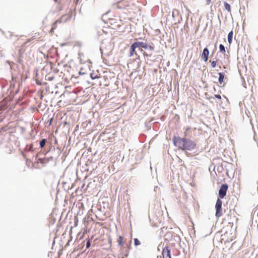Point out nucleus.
<instances>
[{
	"instance_id": "obj_24",
	"label": "nucleus",
	"mask_w": 258,
	"mask_h": 258,
	"mask_svg": "<svg viewBox=\"0 0 258 258\" xmlns=\"http://www.w3.org/2000/svg\"><path fill=\"white\" fill-rule=\"evenodd\" d=\"M53 120V118H51L50 119H49V124H50L51 123V122Z\"/></svg>"
},
{
	"instance_id": "obj_17",
	"label": "nucleus",
	"mask_w": 258,
	"mask_h": 258,
	"mask_svg": "<svg viewBox=\"0 0 258 258\" xmlns=\"http://www.w3.org/2000/svg\"><path fill=\"white\" fill-rule=\"evenodd\" d=\"M91 246V241L89 239L86 243V248H89Z\"/></svg>"
},
{
	"instance_id": "obj_1",
	"label": "nucleus",
	"mask_w": 258,
	"mask_h": 258,
	"mask_svg": "<svg viewBox=\"0 0 258 258\" xmlns=\"http://www.w3.org/2000/svg\"><path fill=\"white\" fill-rule=\"evenodd\" d=\"M173 141L176 147L184 151H191L196 147V143L187 138H174Z\"/></svg>"
},
{
	"instance_id": "obj_12",
	"label": "nucleus",
	"mask_w": 258,
	"mask_h": 258,
	"mask_svg": "<svg viewBox=\"0 0 258 258\" xmlns=\"http://www.w3.org/2000/svg\"><path fill=\"white\" fill-rule=\"evenodd\" d=\"M58 22L60 23L61 22L59 20H57L54 23H53L52 29L50 30V32L52 33L54 29L56 28V25Z\"/></svg>"
},
{
	"instance_id": "obj_2",
	"label": "nucleus",
	"mask_w": 258,
	"mask_h": 258,
	"mask_svg": "<svg viewBox=\"0 0 258 258\" xmlns=\"http://www.w3.org/2000/svg\"><path fill=\"white\" fill-rule=\"evenodd\" d=\"M135 42L137 44V46L139 50H140V48H143L150 51L149 53L144 52V55L151 56L152 55L151 51L154 49L153 46L148 45L147 43L143 42L137 41Z\"/></svg>"
},
{
	"instance_id": "obj_6",
	"label": "nucleus",
	"mask_w": 258,
	"mask_h": 258,
	"mask_svg": "<svg viewBox=\"0 0 258 258\" xmlns=\"http://www.w3.org/2000/svg\"><path fill=\"white\" fill-rule=\"evenodd\" d=\"M209 54V51L208 49L206 47L204 49L203 53L202 54L201 57L204 59L205 61H207L208 59V56Z\"/></svg>"
},
{
	"instance_id": "obj_8",
	"label": "nucleus",
	"mask_w": 258,
	"mask_h": 258,
	"mask_svg": "<svg viewBox=\"0 0 258 258\" xmlns=\"http://www.w3.org/2000/svg\"><path fill=\"white\" fill-rule=\"evenodd\" d=\"M218 75H219L218 81H219V83L220 84H221L223 82V80L224 78V74L223 73H219Z\"/></svg>"
},
{
	"instance_id": "obj_18",
	"label": "nucleus",
	"mask_w": 258,
	"mask_h": 258,
	"mask_svg": "<svg viewBox=\"0 0 258 258\" xmlns=\"http://www.w3.org/2000/svg\"><path fill=\"white\" fill-rule=\"evenodd\" d=\"M216 66V61L215 60H213L211 61V66L212 68H215Z\"/></svg>"
},
{
	"instance_id": "obj_25",
	"label": "nucleus",
	"mask_w": 258,
	"mask_h": 258,
	"mask_svg": "<svg viewBox=\"0 0 258 258\" xmlns=\"http://www.w3.org/2000/svg\"><path fill=\"white\" fill-rule=\"evenodd\" d=\"M79 75H83V74H84V73H82V72H81V71H80V72H79Z\"/></svg>"
},
{
	"instance_id": "obj_11",
	"label": "nucleus",
	"mask_w": 258,
	"mask_h": 258,
	"mask_svg": "<svg viewBox=\"0 0 258 258\" xmlns=\"http://www.w3.org/2000/svg\"><path fill=\"white\" fill-rule=\"evenodd\" d=\"M224 5L225 9L229 12H231V9H230V5L226 2H225Z\"/></svg>"
},
{
	"instance_id": "obj_27",
	"label": "nucleus",
	"mask_w": 258,
	"mask_h": 258,
	"mask_svg": "<svg viewBox=\"0 0 258 258\" xmlns=\"http://www.w3.org/2000/svg\"><path fill=\"white\" fill-rule=\"evenodd\" d=\"M250 124H252L251 120H250ZM252 126H253V125H252Z\"/></svg>"
},
{
	"instance_id": "obj_4",
	"label": "nucleus",
	"mask_w": 258,
	"mask_h": 258,
	"mask_svg": "<svg viewBox=\"0 0 258 258\" xmlns=\"http://www.w3.org/2000/svg\"><path fill=\"white\" fill-rule=\"evenodd\" d=\"M228 188V186L227 184L221 185L219 190V196L221 199H223L225 197Z\"/></svg>"
},
{
	"instance_id": "obj_5",
	"label": "nucleus",
	"mask_w": 258,
	"mask_h": 258,
	"mask_svg": "<svg viewBox=\"0 0 258 258\" xmlns=\"http://www.w3.org/2000/svg\"><path fill=\"white\" fill-rule=\"evenodd\" d=\"M162 254L163 258H171L170 250L167 246L165 247L163 249Z\"/></svg>"
},
{
	"instance_id": "obj_23",
	"label": "nucleus",
	"mask_w": 258,
	"mask_h": 258,
	"mask_svg": "<svg viewBox=\"0 0 258 258\" xmlns=\"http://www.w3.org/2000/svg\"><path fill=\"white\" fill-rule=\"evenodd\" d=\"M53 79V77H49L48 79V81H52Z\"/></svg>"
},
{
	"instance_id": "obj_20",
	"label": "nucleus",
	"mask_w": 258,
	"mask_h": 258,
	"mask_svg": "<svg viewBox=\"0 0 258 258\" xmlns=\"http://www.w3.org/2000/svg\"><path fill=\"white\" fill-rule=\"evenodd\" d=\"M45 160V158H44V159H40H40H39V160L41 163H44V162H45V161H44V160Z\"/></svg>"
},
{
	"instance_id": "obj_9",
	"label": "nucleus",
	"mask_w": 258,
	"mask_h": 258,
	"mask_svg": "<svg viewBox=\"0 0 258 258\" xmlns=\"http://www.w3.org/2000/svg\"><path fill=\"white\" fill-rule=\"evenodd\" d=\"M232 37H233V32H230L228 34V41L229 44L231 43L232 41Z\"/></svg>"
},
{
	"instance_id": "obj_21",
	"label": "nucleus",
	"mask_w": 258,
	"mask_h": 258,
	"mask_svg": "<svg viewBox=\"0 0 258 258\" xmlns=\"http://www.w3.org/2000/svg\"><path fill=\"white\" fill-rule=\"evenodd\" d=\"M211 0H206L207 5H209L211 3Z\"/></svg>"
},
{
	"instance_id": "obj_14",
	"label": "nucleus",
	"mask_w": 258,
	"mask_h": 258,
	"mask_svg": "<svg viewBox=\"0 0 258 258\" xmlns=\"http://www.w3.org/2000/svg\"><path fill=\"white\" fill-rule=\"evenodd\" d=\"M32 148H33V145L32 144H31L29 146L27 145L25 148V150L28 151H32Z\"/></svg>"
},
{
	"instance_id": "obj_3",
	"label": "nucleus",
	"mask_w": 258,
	"mask_h": 258,
	"mask_svg": "<svg viewBox=\"0 0 258 258\" xmlns=\"http://www.w3.org/2000/svg\"><path fill=\"white\" fill-rule=\"evenodd\" d=\"M222 201L218 198L215 205V208L216 210L215 216L218 218L220 217L222 215Z\"/></svg>"
},
{
	"instance_id": "obj_16",
	"label": "nucleus",
	"mask_w": 258,
	"mask_h": 258,
	"mask_svg": "<svg viewBox=\"0 0 258 258\" xmlns=\"http://www.w3.org/2000/svg\"><path fill=\"white\" fill-rule=\"evenodd\" d=\"M134 244L136 246H138L140 244V242L138 238H136L134 239Z\"/></svg>"
},
{
	"instance_id": "obj_7",
	"label": "nucleus",
	"mask_w": 258,
	"mask_h": 258,
	"mask_svg": "<svg viewBox=\"0 0 258 258\" xmlns=\"http://www.w3.org/2000/svg\"><path fill=\"white\" fill-rule=\"evenodd\" d=\"M137 48H138L137 46V44L135 42H134L131 46L130 56H132L134 53L137 55V52L135 51V49Z\"/></svg>"
},
{
	"instance_id": "obj_10",
	"label": "nucleus",
	"mask_w": 258,
	"mask_h": 258,
	"mask_svg": "<svg viewBox=\"0 0 258 258\" xmlns=\"http://www.w3.org/2000/svg\"><path fill=\"white\" fill-rule=\"evenodd\" d=\"M46 142H47L46 139H42L39 142V145H40V148H43L45 146Z\"/></svg>"
},
{
	"instance_id": "obj_28",
	"label": "nucleus",
	"mask_w": 258,
	"mask_h": 258,
	"mask_svg": "<svg viewBox=\"0 0 258 258\" xmlns=\"http://www.w3.org/2000/svg\"><path fill=\"white\" fill-rule=\"evenodd\" d=\"M50 159L52 160V157H50Z\"/></svg>"
},
{
	"instance_id": "obj_22",
	"label": "nucleus",
	"mask_w": 258,
	"mask_h": 258,
	"mask_svg": "<svg viewBox=\"0 0 258 258\" xmlns=\"http://www.w3.org/2000/svg\"><path fill=\"white\" fill-rule=\"evenodd\" d=\"M91 78H92V79H96V78H98V77H97V76H95V77H92V74H91Z\"/></svg>"
},
{
	"instance_id": "obj_15",
	"label": "nucleus",
	"mask_w": 258,
	"mask_h": 258,
	"mask_svg": "<svg viewBox=\"0 0 258 258\" xmlns=\"http://www.w3.org/2000/svg\"><path fill=\"white\" fill-rule=\"evenodd\" d=\"M118 244L120 246H122L123 245V243H122V238L121 236H120L119 237H118Z\"/></svg>"
},
{
	"instance_id": "obj_26",
	"label": "nucleus",
	"mask_w": 258,
	"mask_h": 258,
	"mask_svg": "<svg viewBox=\"0 0 258 258\" xmlns=\"http://www.w3.org/2000/svg\"><path fill=\"white\" fill-rule=\"evenodd\" d=\"M100 50L101 51V53L102 54V50L101 48H100Z\"/></svg>"
},
{
	"instance_id": "obj_19",
	"label": "nucleus",
	"mask_w": 258,
	"mask_h": 258,
	"mask_svg": "<svg viewBox=\"0 0 258 258\" xmlns=\"http://www.w3.org/2000/svg\"><path fill=\"white\" fill-rule=\"evenodd\" d=\"M215 98H217L218 99H221V96L219 94L215 95Z\"/></svg>"
},
{
	"instance_id": "obj_13",
	"label": "nucleus",
	"mask_w": 258,
	"mask_h": 258,
	"mask_svg": "<svg viewBox=\"0 0 258 258\" xmlns=\"http://www.w3.org/2000/svg\"><path fill=\"white\" fill-rule=\"evenodd\" d=\"M220 51L222 53H224L225 52V48L223 44H220L219 45Z\"/></svg>"
}]
</instances>
